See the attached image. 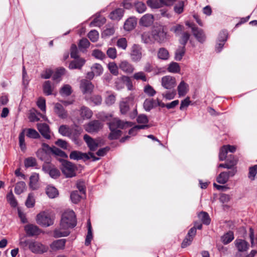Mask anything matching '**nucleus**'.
Segmentation results:
<instances>
[{"mask_svg": "<svg viewBox=\"0 0 257 257\" xmlns=\"http://www.w3.org/2000/svg\"><path fill=\"white\" fill-rule=\"evenodd\" d=\"M116 46L122 50H125L127 46V42L125 38H121L117 41Z\"/></svg>", "mask_w": 257, "mask_h": 257, "instance_id": "nucleus-53", "label": "nucleus"}, {"mask_svg": "<svg viewBox=\"0 0 257 257\" xmlns=\"http://www.w3.org/2000/svg\"><path fill=\"white\" fill-rule=\"evenodd\" d=\"M69 157L71 159L74 160L83 159L85 161L89 159V156L87 154L77 151H73L71 152Z\"/></svg>", "mask_w": 257, "mask_h": 257, "instance_id": "nucleus-19", "label": "nucleus"}, {"mask_svg": "<svg viewBox=\"0 0 257 257\" xmlns=\"http://www.w3.org/2000/svg\"><path fill=\"white\" fill-rule=\"evenodd\" d=\"M92 55L95 58L100 60H103L105 58V54L98 49L94 50L92 51Z\"/></svg>", "mask_w": 257, "mask_h": 257, "instance_id": "nucleus-61", "label": "nucleus"}, {"mask_svg": "<svg viewBox=\"0 0 257 257\" xmlns=\"http://www.w3.org/2000/svg\"><path fill=\"white\" fill-rule=\"evenodd\" d=\"M26 184L23 181L18 182L15 187V192L17 194L22 193L25 189Z\"/></svg>", "mask_w": 257, "mask_h": 257, "instance_id": "nucleus-41", "label": "nucleus"}, {"mask_svg": "<svg viewBox=\"0 0 257 257\" xmlns=\"http://www.w3.org/2000/svg\"><path fill=\"white\" fill-rule=\"evenodd\" d=\"M7 199L11 206L13 207H16L17 205V202L12 191L7 194Z\"/></svg>", "mask_w": 257, "mask_h": 257, "instance_id": "nucleus-48", "label": "nucleus"}, {"mask_svg": "<svg viewBox=\"0 0 257 257\" xmlns=\"http://www.w3.org/2000/svg\"><path fill=\"white\" fill-rule=\"evenodd\" d=\"M133 77L136 80H142L144 82H146L148 80L146 74L143 71L135 73L133 75Z\"/></svg>", "mask_w": 257, "mask_h": 257, "instance_id": "nucleus-42", "label": "nucleus"}, {"mask_svg": "<svg viewBox=\"0 0 257 257\" xmlns=\"http://www.w3.org/2000/svg\"><path fill=\"white\" fill-rule=\"evenodd\" d=\"M185 51V46H179L175 52V59L177 61H180L184 55Z\"/></svg>", "mask_w": 257, "mask_h": 257, "instance_id": "nucleus-33", "label": "nucleus"}, {"mask_svg": "<svg viewBox=\"0 0 257 257\" xmlns=\"http://www.w3.org/2000/svg\"><path fill=\"white\" fill-rule=\"evenodd\" d=\"M54 111L56 114L61 118L65 119L68 116L67 111L64 109L63 106L59 103L55 104Z\"/></svg>", "mask_w": 257, "mask_h": 257, "instance_id": "nucleus-18", "label": "nucleus"}, {"mask_svg": "<svg viewBox=\"0 0 257 257\" xmlns=\"http://www.w3.org/2000/svg\"><path fill=\"white\" fill-rule=\"evenodd\" d=\"M25 130H23L19 136V146L23 152H25L26 150V145L25 141Z\"/></svg>", "mask_w": 257, "mask_h": 257, "instance_id": "nucleus-38", "label": "nucleus"}, {"mask_svg": "<svg viewBox=\"0 0 257 257\" xmlns=\"http://www.w3.org/2000/svg\"><path fill=\"white\" fill-rule=\"evenodd\" d=\"M91 70L93 71L95 76H99L102 74L103 69L101 65L98 63H95L91 67Z\"/></svg>", "mask_w": 257, "mask_h": 257, "instance_id": "nucleus-36", "label": "nucleus"}, {"mask_svg": "<svg viewBox=\"0 0 257 257\" xmlns=\"http://www.w3.org/2000/svg\"><path fill=\"white\" fill-rule=\"evenodd\" d=\"M82 132V128L76 126L75 128H73L71 130L69 137L73 139L76 144H78V137L81 134Z\"/></svg>", "mask_w": 257, "mask_h": 257, "instance_id": "nucleus-25", "label": "nucleus"}, {"mask_svg": "<svg viewBox=\"0 0 257 257\" xmlns=\"http://www.w3.org/2000/svg\"><path fill=\"white\" fill-rule=\"evenodd\" d=\"M144 92L150 96H154L156 92L155 89L150 85H147L144 87Z\"/></svg>", "mask_w": 257, "mask_h": 257, "instance_id": "nucleus-63", "label": "nucleus"}, {"mask_svg": "<svg viewBox=\"0 0 257 257\" xmlns=\"http://www.w3.org/2000/svg\"><path fill=\"white\" fill-rule=\"evenodd\" d=\"M137 23V19L135 18L128 19L124 24V29L126 31H131L134 29Z\"/></svg>", "mask_w": 257, "mask_h": 257, "instance_id": "nucleus-26", "label": "nucleus"}, {"mask_svg": "<svg viewBox=\"0 0 257 257\" xmlns=\"http://www.w3.org/2000/svg\"><path fill=\"white\" fill-rule=\"evenodd\" d=\"M106 54L107 56L112 59H114L117 57V51L115 48L110 47L106 51Z\"/></svg>", "mask_w": 257, "mask_h": 257, "instance_id": "nucleus-62", "label": "nucleus"}, {"mask_svg": "<svg viewBox=\"0 0 257 257\" xmlns=\"http://www.w3.org/2000/svg\"><path fill=\"white\" fill-rule=\"evenodd\" d=\"M71 130L66 125H62L59 127V132L64 136H70Z\"/></svg>", "mask_w": 257, "mask_h": 257, "instance_id": "nucleus-50", "label": "nucleus"}, {"mask_svg": "<svg viewBox=\"0 0 257 257\" xmlns=\"http://www.w3.org/2000/svg\"><path fill=\"white\" fill-rule=\"evenodd\" d=\"M70 197L73 203H77L80 201L82 197L77 191H74L71 193Z\"/></svg>", "mask_w": 257, "mask_h": 257, "instance_id": "nucleus-60", "label": "nucleus"}, {"mask_svg": "<svg viewBox=\"0 0 257 257\" xmlns=\"http://www.w3.org/2000/svg\"><path fill=\"white\" fill-rule=\"evenodd\" d=\"M120 112L122 114H125L130 109V106L126 100L121 99L119 104Z\"/></svg>", "mask_w": 257, "mask_h": 257, "instance_id": "nucleus-31", "label": "nucleus"}, {"mask_svg": "<svg viewBox=\"0 0 257 257\" xmlns=\"http://www.w3.org/2000/svg\"><path fill=\"white\" fill-rule=\"evenodd\" d=\"M52 153L56 156H59L62 158H67L68 157L67 154L60 149L56 147H52Z\"/></svg>", "mask_w": 257, "mask_h": 257, "instance_id": "nucleus-55", "label": "nucleus"}, {"mask_svg": "<svg viewBox=\"0 0 257 257\" xmlns=\"http://www.w3.org/2000/svg\"><path fill=\"white\" fill-rule=\"evenodd\" d=\"M192 30L193 35L199 42L203 43L205 41L206 37L202 30L198 29L195 27H192Z\"/></svg>", "mask_w": 257, "mask_h": 257, "instance_id": "nucleus-23", "label": "nucleus"}, {"mask_svg": "<svg viewBox=\"0 0 257 257\" xmlns=\"http://www.w3.org/2000/svg\"><path fill=\"white\" fill-rule=\"evenodd\" d=\"M188 90V85L184 81H182L178 86V91L179 96H184Z\"/></svg>", "mask_w": 257, "mask_h": 257, "instance_id": "nucleus-30", "label": "nucleus"}, {"mask_svg": "<svg viewBox=\"0 0 257 257\" xmlns=\"http://www.w3.org/2000/svg\"><path fill=\"white\" fill-rule=\"evenodd\" d=\"M54 218L47 211L40 212L37 215V222L43 226L47 227L53 224Z\"/></svg>", "mask_w": 257, "mask_h": 257, "instance_id": "nucleus-5", "label": "nucleus"}, {"mask_svg": "<svg viewBox=\"0 0 257 257\" xmlns=\"http://www.w3.org/2000/svg\"><path fill=\"white\" fill-rule=\"evenodd\" d=\"M75 59V60L72 61L70 63L69 65V68L70 69H80L85 63V59L82 58H77Z\"/></svg>", "mask_w": 257, "mask_h": 257, "instance_id": "nucleus-22", "label": "nucleus"}, {"mask_svg": "<svg viewBox=\"0 0 257 257\" xmlns=\"http://www.w3.org/2000/svg\"><path fill=\"white\" fill-rule=\"evenodd\" d=\"M234 238L233 233L232 232H229L225 234L222 237V241L224 244H228Z\"/></svg>", "mask_w": 257, "mask_h": 257, "instance_id": "nucleus-51", "label": "nucleus"}, {"mask_svg": "<svg viewBox=\"0 0 257 257\" xmlns=\"http://www.w3.org/2000/svg\"><path fill=\"white\" fill-rule=\"evenodd\" d=\"M61 162V169L63 174L67 178H71L75 176L77 167L72 163L64 160H60Z\"/></svg>", "mask_w": 257, "mask_h": 257, "instance_id": "nucleus-4", "label": "nucleus"}, {"mask_svg": "<svg viewBox=\"0 0 257 257\" xmlns=\"http://www.w3.org/2000/svg\"><path fill=\"white\" fill-rule=\"evenodd\" d=\"M123 12L122 9H117L110 13L109 18L113 20H119L122 18Z\"/></svg>", "mask_w": 257, "mask_h": 257, "instance_id": "nucleus-28", "label": "nucleus"}, {"mask_svg": "<svg viewBox=\"0 0 257 257\" xmlns=\"http://www.w3.org/2000/svg\"><path fill=\"white\" fill-rule=\"evenodd\" d=\"M118 67L123 72L127 74L132 73L135 70V67L133 65L127 60L120 61Z\"/></svg>", "mask_w": 257, "mask_h": 257, "instance_id": "nucleus-14", "label": "nucleus"}, {"mask_svg": "<svg viewBox=\"0 0 257 257\" xmlns=\"http://www.w3.org/2000/svg\"><path fill=\"white\" fill-rule=\"evenodd\" d=\"M102 125L99 120H92L85 125L86 132L89 133H95L102 128Z\"/></svg>", "mask_w": 257, "mask_h": 257, "instance_id": "nucleus-8", "label": "nucleus"}, {"mask_svg": "<svg viewBox=\"0 0 257 257\" xmlns=\"http://www.w3.org/2000/svg\"><path fill=\"white\" fill-rule=\"evenodd\" d=\"M234 243L238 251L237 253H242V252L247 251L249 246V244L247 241L241 239H236Z\"/></svg>", "mask_w": 257, "mask_h": 257, "instance_id": "nucleus-17", "label": "nucleus"}, {"mask_svg": "<svg viewBox=\"0 0 257 257\" xmlns=\"http://www.w3.org/2000/svg\"><path fill=\"white\" fill-rule=\"evenodd\" d=\"M152 31L155 42L160 44L164 43L166 42L170 38L169 34L164 26L157 27L153 29Z\"/></svg>", "mask_w": 257, "mask_h": 257, "instance_id": "nucleus-3", "label": "nucleus"}, {"mask_svg": "<svg viewBox=\"0 0 257 257\" xmlns=\"http://www.w3.org/2000/svg\"><path fill=\"white\" fill-rule=\"evenodd\" d=\"M228 153L226 149V146L225 145L223 146L220 149L219 154V159L220 161H224L227 157V154Z\"/></svg>", "mask_w": 257, "mask_h": 257, "instance_id": "nucleus-58", "label": "nucleus"}, {"mask_svg": "<svg viewBox=\"0 0 257 257\" xmlns=\"http://www.w3.org/2000/svg\"><path fill=\"white\" fill-rule=\"evenodd\" d=\"M47 170L49 171V174L52 178H57L60 175V171L56 168L49 167Z\"/></svg>", "mask_w": 257, "mask_h": 257, "instance_id": "nucleus-56", "label": "nucleus"}, {"mask_svg": "<svg viewBox=\"0 0 257 257\" xmlns=\"http://www.w3.org/2000/svg\"><path fill=\"white\" fill-rule=\"evenodd\" d=\"M115 32L114 28L112 26H108L102 33V37L106 38L112 35Z\"/></svg>", "mask_w": 257, "mask_h": 257, "instance_id": "nucleus-44", "label": "nucleus"}, {"mask_svg": "<svg viewBox=\"0 0 257 257\" xmlns=\"http://www.w3.org/2000/svg\"><path fill=\"white\" fill-rule=\"evenodd\" d=\"M88 37L92 42H95L99 38V34L96 30H91L88 34Z\"/></svg>", "mask_w": 257, "mask_h": 257, "instance_id": "nucleus-59", "label": "nucleus"}, {"mask_svg": "<svg viewBox=\"0 0 257 257\" xmlns=\"http://www.w3.org/2000/svg\"><path fill=\"white\" fill-rule=\"evenodd\" d=\"M71 93V87L68 84L64 85L60 90V93L62 96H67L70 95Z\"/></svg>", "mask_w": 257, "mask_h": 257, "instance_id": "nucleus-40", "label": "nucleus"}, {"mask_svg": "<svg viewBox=\"0 0 257 257\" xmlns=\"http://www.w3.org/2000/svg\"><path fill=\"white\" fill-rule=\"evenodd\" d=\"M257 173V165L251 167L249 169L248 178L251 180L254 179V177Z\"/></svg>", "mask_w": 257, "mask_h": 257, "instance_id": "nucleus-64", "label": "nucleus"}, {"mask_svg": "<svg viewBox=\"0 0 257 257\" xmlns=\"http://www.w3.org/2000/svg\"><path fill=\"white\" fill-rule=\"evenodd\" d=\"M184 2L181 1L178 2L174 7V11L175 13L180 14L184 11Z\"/></svg>", "mask_w": 257, "mask_h": 257, "instance_id": "nucleus-46", "label": "nucleus"}, {"mask_svg": "<svg viewBox=\"0 0 257 257\" xmlns=\"http://www.w3.org/2000/svg\"><path fill=\"white\" fill-rule=\"evenodd\" d=\"M157 57L159 59L167 60L169 59L170 57V54L167 49L162 47L158 49Z\"/></svg>", "mask_w": 257, "mask_h": 257, "instance_id": "nucleus-27", "label": "nucleus"}, {"mask_svg": "<svg viewBox=\"0 0 257 257\" xmlns=\"http://www.w3.org/2000/svg\"><path fill=\"white\" fill-rule=\"evenodd\" d=\"M228 176L226 172H221L216 178V181L219 184H225L228 180Z\"/></svg>", "mask_w": 257, "mask_h": 257, "instance_id": "nucleus-43", "label": "nucleus"}, {"mask_svg": "<svg viewBox=\"0 0 257 257\" xmlns=\"http://www.w3.org/2000/svg\"><path fill=\"white\" fill-rule=\"evenodd\" d=\"M108 68L113 75L116 76L118 74V66L114 62L108 63Z\"/></svg>", "mask_w": 257, "mask_h": 257, "instance_id": "nucleus-54", "label": "nucleus"}, {"mask_svg": "<svg viewBox=\"0 0 257 257\" xmlns=\"http://www.w3.org/2000/svg\"><path fill=\"white\" fill-rule=\"evenodd\" d=\"M39 180V175L38 174H33L30 178V186L33 189H36L37 188V182Z\"/></svg>", "mask_w": 257, "mask_h": 257, "instance_id": "nucleus-34", "label": "nucleus"}, {"mask_svg": "<svg viewBox=\"0 0 257 257\" xmlns=\"http://www.w3.org/2000/svg\"><path fill=\"white\" fill-rule=\"evenodd\" d=\"M154 20V17L152 14H147L140 19L139 24L143 27H149L153 24Z\"/></svg>", "mask_w": 257, "mask_h": 257, "instance_id": "nucleus-13", "label": "nucleus"}, {"mask_svg": "<svg viewBox=\"0 0 257 257\" xmlns=\"http://www.w3.org/2000/svg\"><path fill=\"white\" fill-rule=\"evenodd\" d=\"M46 192L47 195L51 198H54L58 195V190L53 186H48Z\"/></svg>", "mask_w": 257, "mask_h": 257, "instance_id": "nucleus-37", "label": "nucleus"}, {"mask_svg": "<svg viewBox=\"0 0 257 257\" xmlns=\"http://www.w3.org/2000/svg\"><path fill=\"white\" fill-rule=\"evenodd\" d=\"M162 85L166 89H170L176 85V79L171 76H165L162 78Z\"/></svg>", "mask_w": 257, "mask_h": 257, "instance_id": "nucleus-11", "label": "nucleus"}, {"mask_svg": "<svg viewBox=\"0 0 257 257\" xmlns=\"http://www.w3.org/2000/svg\"><path fill=\"white\" fill-rule=\"evenodd\" d=\"M66 240L65 239H60L54 240L50 244V248L53 251L59 250H63L65 247Z\"/></svg>", "mask_w": 257, "mask_h": 257, "instance_id": "nucleus-15", "label": "nucleus"}, {"mask_svg": "<svg viewBox=\"0 0 257 257\" xmlns=\"http://www.w3.org/2000/svg\"><path fill=\"white\" fill-rule=\"evenodd\" d=\"M142 42L146 44H153L155 43L154 38H153V33L152 30L151 33L150 32H145L141 35Z\"/></svg>", "mask_w": 257, "mask_h": 257, "instance_id": "nucleus-21", "label": "nucleus"}, {"mask_svg": "<svg viewBox=\"0 0 257 257\" xmlns=\"http://www.w3.org/2000/svg\"><path fill=\"white\" fill-rule=\"evenodd\" d=\"M80 88L84 94L91 93L94 88V85L90 81L82 79L80 81Z\"/></svg>", "mask_w": 257, "mask_h": 257, "instance_id": "nucleus-10", "label": "nucleus"}, {"mask_svg": "<svg viewBox=\"0 0 257 257\" xmlns=\"http://www.w3.org/2000/svg\"><path fill=\"white\" fill-rule=\"evenodd\" d=\"M198 216L203 224L208 225L210 223V218L207 212L202 211L198 214Z\"/></svg>", "mask_w": 257, "mask_h": 257, "instance_id": "nucleus-35", "label": "nucleus"}, {"mask_svg": "<svg viewBox=\"0 0 257 257\" xmlns=\"http://www.w3.org/2000/svg\"><path fill=\"white\" fill-rule=\"evenodd\" d=\"M220 36L221 37V40H220L221 42L217 44L216 46V51L217 52H220L223 48L224 42L226 41L227 39V35L225 32H222L220 33Z\"/></svg>", "mask_w": 257, "mask_h": 257, "instance_id": "nucleus-32", "label": "nucleus"}, {"mask_svg": "<svg viewBox=\"0 0 257 257\" xmlns=\"http://www.w3.org/2000/svg\"><path fill=\"white\" fill-rule=\"evenodd\" d=\"M168 70L170 72L172 73H178L180 70V68L179 64L176 62L171 63L168 67Z\"/></svg>", "mask_w": 257, "mask_h": 257, "instance_id": "nucleus-49", "label": "nucleus"}, {"mask_svg": "<svg viewBox=\"0 0 257 257\" xmlns=\"http://www.w3.org/2000/svg\"><path fill=\"white\" fill-rule=\"evenodd\" d=\"M49 154H48L45 152L43 151L42 150L40 149H38L36 152L37 157L42 161H46L48 160V158L49 157Z\"/></svg>", "mask_w": 257, "mask_h": 257, "instance_id": "nucleus-45", "label": "nucleus"}, {"mask_svg": "<svg viewBox=\"0 0 257 257\" xmlns=\"http://www.w3.org/2000/svg\"><path fill=\"white\" fill-rule=\"evenodd\" d=\"M30 249L34 253H42L46 252L48 247L37 241H32L30 244Z\"/></svg>", "mask_w": 257, "mask_h": 257, "instance_id": "nucleus-7", "label": "nucleus"}, {"mask_svg": "<svg viewBox=\"0 0 257 257\" xmlns=\"http://www.w3.org/2000/svg\"><path fill=\"white\" fill-rule=\"evenodd\" d=\"M108 125L111 131L108 138L110 140H115L118 138L121 134V131L117 128L124 129L133 126V123L131 121H122L118 118H114L108 123Z\"/></svg>", "mask_w": 257, "mask_h": 257, "instance_id": "nucleus-2", "label": "nucleus"}, {"mask_svg": "<svg viewBox=\"0 0 257 257\" xmlns=\"http://www.w3.org/2000/svg\"><path fill=\"white\" fill-rule=\"evenodd\" d=\"M35 200L33 194L30 193L26 201V205L29 208L33 207L35 205Z\"/></svg>", "mask_w": 257, "mask_h": 257, "instance_id": "nucleus-57", "label": "nucleus"}, {"mask_svg": "<svg viewBox=\"0 0 257 257\" xmlns=\"http://www.w3.org/2000/svg\"><path fill=\"white\" fill-rule=\"evenodd\" d=\"M79 111L80 115L83 119L90 118L93 114V112L90 108L85 106H81Z\"/></svg>", "mask_w": 257, "mask_h": 257, "instance_id": "nucleus-24", "label": "nucleus"}, {"mask_svg": "<svg viewBox=\"0 0 257 257\" xmlns=\"http://www.w3.org/2000/svg\"><path fill=\"white\" fill-rule=\"evenodd\" d=\"M27 131V136L30 138L38 139L40 137L39 134L33 128L25 129Z\"/></svg>", "mask_w": 257, "mask_h": 257, "instance_id": "nucleus-39", "label": "nucleus"}, {"mask_svg": "<svg viewBox=\"0 0 257 257\" xmlns=\"http://www.w3.org/2000/svg\"><path fill=\"white\" fill-rule=\"evenodd\" d=\"M37 127L41 135L46 139L50 140L51 138V131L49 126L45 123H39Z\"/></svg>", "mask_w": 257, "mask_h": 257, "instance_id": "nucleus-9", "label": "nucleus"}, {"mask_svg": "<svg viewBox=\"0 0 257 257\" xmlns=\"http://www.w3.org/2000/svg\"><path fill=\"white\" fill-rule=\"evenodd\" d=\"M25 230L29 236H34L40 234V229L34 224H28L25 226Z\"/></svg>", "mask_w": 257, "mask_h": 257, "instance_id": "nucleus-20", "label": "nucleus"}, {"mask_svg": "<svg viewBox=\"0 0 257 257\" xmlns=\"http://www.w3.org/2000/svg\"><path fill=\"white\" fill-rule=\"evenodd\" d=\"M129 54L133 62H140L143 57L142 47L139 44H133L130 48Z\"/></svg>", "mask_w": 257, "mask_h": 257, "instance_id": "nucleus-6", "label": "nucleus"}, {"mask_svg": "<svg viewBox=\"0 0 257 257\" xmlns=\"http://www.w3.org/2000/svg\"><path fill=\"white\" fill-rule=\"evenodd\" d=\"M83 139L91 151H95L99 146L100 141L98 140L93 139L87 135H85Z\"/></svg>", "mask_w": 257, "mask_h": 257, "instance_id": "nucleus-12", "label": "nucleus"}, {"mask_svg": "<svg viewBox=\"0 0 257 257\" xmlns=\"http://www.w3.org/2000/svg\"><path fill=\"white\" fill-rule=\"evenodd\" d=\"M195 235L196 229L195 227H192L189 230L187 236L183 240L182 243V247L184 248L189 245L191 243Z\"/></svg>", "mask_w": 257, "mask_h": 257, "instance_id": "nucleus-16", "label": "nucleus"}, {"mask_svg": "<svg viewBox=\"0 0 257 257\" xmlns=\"http://www.w3.org/2000/svg\"><path fill=\"white\" fill-rule=\"evenodd\" d=\"M43 91L47 95H51L53 91V88L49 81H46L43 84Z\"/></svg>", "mask_w": 257, "mask_h": 257, "instance_id": "nucleus-47", "label": "nucleus"}, {"mask_svg": "<svg viewBox=\"0 0 257 257\" xmlns=\"http://www.w3.org/2000/svg\"><path fill=\"white\" fill-rule=\"evenodd\" d=\"M76 225L75 213L73 210L66 211L62 216L60 227L54 231V236L59 238L67 236L70 234L69 228H73Z\"/></svg>", "mask_w": 257, "mask_h": 257, "instance_id": "nucleus-1", "label": "nucleus"}, {"mask_svg": "<svg viewBox=\"0 0 257 257\" xmlns=\"http://www.w3.org/2000/svg\"><path fill=\"white\" fill-rule=\"evenodd\" d=\"M106 20L104 17H100L99 15L96 16L93 20L90 23L91 27H100L105 23Z\"/></svg>", "mask_w": 257, "mask_h": 257, "instance_id": "nucleus-29", "label": "nucleus"}, {"mask_svg": "<svg viewBox=\"0 0 257 257\" xmlns=\"http://www.w3.org/2000/svg\"><path fill=\"white\" fill-rule=\"evenodd\" d=\"M24 164L27 168L34 167L37 165V161L35 158L29 157L25 160Z\"/></svg>", "mask_w": 257, "mask_h": 257, "instance_id": "nucleus-52", "label": "nucleus"}]
</instances>
